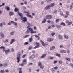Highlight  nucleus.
I'll return each mask as SVG.
<instances>
[{
    "label": "nucleus",
    "mask_w": 73,
    "mask_h": 73,
    "mask_svg": "<svg viewBox=\"0 0 73 73\" xmlns=\"http://www.w3.org/2000/svg\"><path fill=\"white\" fill-rule=\"evenodd\" d=\"M21 54V52H19L17 53V59L18 61H17V62H20V56Z\"/></svg>",
    "instance_id": "nucleus-1"
},
{
    "label": "nucleus",
    "mask_w": 73,
    "mask_h": 73,
    "mask_svg": "<svg viewBox=\"0 0 73 73\" xmlns=\"http://www.w3.org/2000/svg\"><path fill=\"white\" fill-rule=\"evenodd\" d=\"M26 13H27L26 14V16H27L29 17L31 19H32V18H33V17L31 16V15H29L30 14V13H29V12H26Z\"/></svg>",
    "instance_id": "nucleus-2"
},
{
    "label": "nucleus",
    "mask_w": 73,
    "mask_h": 73,
    "mask_svg": "<svg viewBox=\"0 0 73 73\" xmlns=\"http://www.w3.org/2000/svg\"><path fill=\"white\" fill-rule=\"evenodd\" d=\"M52 17V16L49 15H46V18L47 19H48L49 20L50 19H51V18Z\"/></svg>",
    "instance_id": "nucleus-3"
},
{
    "label": "nucleus",
    "mask_w": 73,
    "mask_h": 73,
    "mask_svg": "<svg viewBox=\"0 0 73 73\" xmlns=\"http://www.w3.org/2000/svg\"><path fill=\"white\" fill-rule=\"evenodd\" d=\"M36 44L37 45V46L34 47V49H37V48H38L40 46V44L37 42H36Z\"/></svg>",
    "instance_id": "nucleus-4"
},
{
    "label": "nucleus",
    "mask_w": 73,
    "mask_h": 73,
    "mask_svg": "<svg viewBox=\"0 0 73 73\" xmlns=\"http://www.w3.org/2000/svg\"><path fill=\"white\" fill-rule=\"evenodd\" d=\"M50 9V5H48L44 9H45V10H49V9Z\"/></svg>",
    "instance_id": "nucleus-5"
},
{
    "label": "nucleus",
    "mask_w": 73,
    "mask_h": 73,
    "mask_svg": "<svg viewBox=\"0 0 73 73\" xmlns=\"http://www.w3.org/2000/svg\"><path fill=\"white\" fill-rule=\"evenodd\" d=\"M10 22L11 23H12V24H14V25H15V26H17L16 28H17V23L12 21H11Z\"/></svg>",
    "instance_id": "nucleus-6"
},
{
    "label": "nucleus",
    "mask_w": 73,
    "mask_h": 73,
    "mask_svg": "<svg viewBox=\"0 0 73 73\" xmlns=\"http://www.w3.org/2000/svg\"><path fill=\"white\" fill-rule=\"evenodd\" d=\"M46 54H43L41 56L40 58H45V57H46Z\"/></svg>",
    "instance_id": "nucleus-7"
},
{
    "label": "nucleus",
    "mask_w": 73,
    "mask_h": 73,
    "mask_svg": "<svg viewBox=\"0 0 73 73\" xmlns=\"http://www.w3.org/2000/svg\"><path fill=\"white\" fill-rule=\"evenodd\" d=\"M5 24H6V23L5 22L0 23V27H3V25H5Z\"/></svg>",
    "instance_id": "nucleus-8"
},
{
    "label": "nucleus",
    "mask_w": 73,
    "mask_h": 73,
    "mask_svg": "<svg viewBox=\"0 0 73 73\" xmlns=\"http://www.w3.org/2000/svg\"><path fill=\"white\" fill-rule=\"evenodd\" d=\"M40 41L42 43V45H43V46H45L46 45H48V44H45V43H44V42H43V41H42V40H40Z\"/></svg>",
    "instance_id": "nucleus-9"
},
{
    "label": "nucleus",
    "mask_w": 73,
    "mask_h": 73,
    "mask_svg": "<svg viewBox=\"0 0 73 73\" xmlns=\"http://www.w3.org/2000/svg\"><path fill=\"white\" fill-rule=\"evenodd\" d=\"M27 62V59H24L23 60L22 63L23 64H26Z\"/></svg>",
    "instance_id": "nucleus-10"
},
{
    "label": "nucleus",
    "mask_w": 73,
    "mask_h": 73,
    "mask_svg": "<svg viewBox=\"0 0 73 73\" xmlns=\"http://www.w3.org/2000/svg\"><path fill=\"white\" fill-rule=\"evenodd\" d=\"M22 20L24 22H26L27 21V17H24L22 18Z\"/></svg>",
    "instance_id": "nucleus-11"
},
{
    "label": "nucleus",
    "mask_w": 73,
    "mask_h": 73,
    "mask_svg": "<svg viewBox=\"0 0 73 73\" xmlns=\"http://www.w3.org/2000/svg\"><path fill=\"white\" fill-rule=\"evenodd\" d=\"M64 37L65 38H66V39H67V40L69 38V37L65 34H64Z\"/></svg>",
    "instance_id": "nucleus-12"
},
{
    "label": "nucleus",
    "mask_w": 73,
    "mask_h": 73,
    "mask_svg": "<svg viewBox=\"0 0 73 73\" xmlns=\"http://www.w3.org/2000/svg\"><path fill=\"white\" fill-rule=\"evenodd\" d=\"M58 37L59 39H60V40H62V38H63V37H62V36L60 35H58Z\"/></svg>",
    "instance_id": "nucleus-13"
},
{
    "label": "nucleus",
    "mask_w": 73,
    "mask_h": 73,
    "mask_svg": "<svg viewBox=\"0 0 73 73\" xmlns=\"http://www.w3.org/2000/svg\"><path fill=\"white\" fill-rule=\"evenodd\" d=\"M18 70H19V73H22V68H19L18 69Z\"/></svg>",
    "instance_id": "nucleus-14"
},
{
    "label": "nucleus",
    "mask_w": 73,
    "mask_h": 73,
    "mask_svg": "<svg viewBox=\"0 0 73 73\" xmlns=\"http://www.w3.org/2000/svg\"><path fill=\"white\" fill-rule=\"evenodd\" d=\"M9 15L10 16H12L14 15V13L12 12H10L9 13Z\"/></svg>",
    "instance_id": "nucleus-15"
},
{
    "label": "nucleus",
    "mask_w": 73,
    "mask_h": 73,
    "mask_svg": "<svg viewBox=\"0 0 73 73\" xmlns=\"http://www.w3.org/2000/svg\"><path fill=\"white\" fill-rule=\"evenodd\" d=\"M15 31H13L11 32L10 33V35H15Z\"/></svg>",
    "instance_id": "nucleus-16"
},
{
    "label": "nucleus",
    "mask_w": 73,
    "mask_h": 73,
    "mask_svg": "<svg viewBox=\"0 0 73 73\" xmlns=\"http://www.w3.org/2000/svg\"><path fill=\"white\" fill-rule=\"evenodd\" d=\"M5 8L6 9V10H7V11H9L10 10V9L9 8V7L7 6H6Z\"/></svg>",
    "instance_id": "nucleus-17"
},
{
    "label": "nucleus",
    "mask_w": 73,
    "mask_h": 73,
    "mask_svg": "<svg viewBox=\"0 0 73 73\" xmlns=\"http://www.w3.org/2000/svg\"><path fill=\"white\" fill-rule=\"evenodd\" d=\"M30 58H32V59H33V58H35V55H32L31 56H30Z\"/></svg>",
    "instance_id": "nucleus-18"
},
{
    "label": "nucleus",
    "mask_w": 73,
    "mask_h": 73,
    "mask_svg": "<svg viewBox=\"0 0 73 73\" xmlns=\"http://www.w3.org/2000/svg\"><path fill=\"white\" fill-rule=\"evenodd\" d=\"M55 4L54 3H52L50 5V7H53L54 6Z\"/></svg>",
    "instance_id": "nucleus-19"
},
{
    "label": "nucleus",
    "mask_w": 73,
    "mask_h": 73,
    "mask_svg": "<svg viewBox=\"0 0 73 73\" xmlns=\"http://www.w3.org/2000/svg\"><path fill=\"white\" fill-rule=\"evenodd\" d=\"M27 24L28 25V26L27 27V28H29V27H31L32 26L31 24H30V23H27Z\"/></svg>",
    "instance_id": "nucleus-20"
},
{
    "label": "nucleus",
    "mask_w": 73,
    "mask_h": 73,
    "mask_svg": "<svg viewBox=\"0 0 73 73\" xmlns=\"http://www.w3.org/2000/svg\"><path fill=\"white\" fill-rule=\"evenodd\" d=\"M33 40L32 39V36H31V38L29 39V41L30 42H31Z\"/></svg>",
    "instance_id": "nucleus-21"
},
{
    "label": "nucleus",
    "mask_w": 73,
    "mask_h": 73,
    "mask_svg": "<svg viewBox=\"0 0 73 73\" xmlns=\"http://www.w3.org/2000/svg\"><path fill=\"white\" fill-rule=\"evenodd\" d=\"M43 20L42 22V23H45V22H46V19H45V18H44L43 19Z\"/></svg>",
    "instance_id": "nucleus-22"
},
{
    "label": "nucleus",
    "mask_w": 73,
    "mask_h": 73,
    "mask_svg": "<svg viewBox=\"0 0 73 73\" xmlns=\"http://www.w3.org/2000/svg\"><path fill=\"white\" fill-rule=\"evenodd\" d=\"M56 56H57L58 57H61V55L60 54H58V53H56L55 54Z\"/></svg>",
    "instance_id": "nucleus-23"
},
{
    "label": "nucleus",
    "mask_w": 73,
    "mask_h": 73,
    "mask_svg": "<svg viewBox=\"0 0 73 73\" xmlns=\"http://www.w3.org/2000/svg\"><path fill=\"white\" fill-rule=\"evenodd\" d=\"M28 29L29 31H30L31 32H32V31H33V29H32V28H27Z\"/></svg>",
    "instance_id": "nucleus-24"
},
{
    "label": "nucleus",
    "mask_w": 73,
    "mask_h": 73,
    "mask_svg": "<svg viewBox=\"0 0 73 73\" xmlns=\"http://www.w3.org/2000/svg\"><path fill=\"white\" fill-rule=\"evenodd\" d=\"M56 35V33H55L53 32L52 33H51V36L52 37H54V35Z\"/></svg>",
    "instance_id": "nucleus-25"
},
{
    "label": "nucleus",
    "mask_w": 73,
    "mask_h": 73,
    "mask_svg": "<svg viewBox=\"0 0 73 73\" xmlns=\"http://www.w3.org/2000/svg\"><path fill=\"white\" fill-rule=\"evenodd\" d=\"M51 70L53 73H55V72H56V71H55V69L54 68H52V69Z\"/></svg>",
    "instance_id": "nucleus-26"
},
{
    "label": "nucleus",
    "mask_w": 73,
    "mask_h": 73,
    "mask_svg": "<svg viewBox=\"0 0 73 73\" xmlns=\"http://www.w3.org/2000/svg\"><path fill=\"white\" fill-rule=\"evenodd\" d=\"M60 25H63V26H65L66 25L65 23L63 22L61 23H60Z\"/></svg>",
    "instance_id": "nucleus-27"
},
{
    "label": "nucleus",
    "mask_w": 73,
    "mask_h": 73,
    "mask_svg": "<svg viewBox=\"0 0 73 73\" xmlns=\"http://www.w3.org/2000/svg\"><path fill=\"white\" fill-rule=\"evenodd\" d=\"M9 41L8 39H6L5 41H3L5 43L6 42H8Z\"/></svg>",
    "instance_id": "nucleus-28"
},
{
    "label": "nucleus",
    "mask_w": 73,
    "mask_h": 73,
    "mask_svg": "<svg viewBox=\"0 0 73 73\" xmlns=\"http://www.w3.org/2000/svg\"><path fill=\"white\" fill-rule=\"evenodd\" d=\"M14 11L15 12H18L19 11V9L17 8H15Z\"/></svg>",
    "instance_id": "nucleus-29"
},
{
    "label": "nucleus",
    "mask_w": 73,
    "mask_h": 73,
    "mask_svg": "<svg viewBox=\"0 0 73 73\" xmlns=\"http://www.w3.org/2000/svg\"><path fill=\"white\" fill-rule=\"evenodd\" d=\"M29 32H30L29 30L28 29H27V30L25 32V33H26V34L29 33Z\"/></svg>",
    "instance_id": "nucleus-30"
},
{
    "label": "nucleus",
    "mask_w": 73,
    "mask_h": 73,
    "mask_svg": "<svg viewBox=\"0 0 73 73\" xmlns=\"http://www.w3.org/2000/svg\"><path fill=\"white\" fill-rule=\"evenodd\" d=\"M0 33L1 37H4V34H3V33L1 32Z\"/></svg>",
    "instance_id": "nucleus-31"
},
{
    "label": "nucleus",
    "mask_w": 73,
    "mask_h": 73,
    "mask_svg": "<svg viewBox=\"0 0 73 73\" xmlns=\"http://www.w3.org/2000/svg\"><path fill=\"white\" fill-rule=\"evenodd\" d=\"M10 52V50L8 49L5 51V53H9Z\"/></svg>",
    "instance_id": "nucleus-32"
},
{
    "label": "nucleus",
    "mask_w": 73,
    "mask_h": 73,
    "mask_svg": "<svg viewBox=\"0 0 73 73\" xmlns=\"http://www.w3.org/2000/svg\"><path fill=\"white\" fill-rule=\"evenodd\" d=\"M65 60H67V61H70V59L69 58H65Z\"/></svg>",
    "instance_id": "nucleus-33"
},
{
    "label": "nucleus",
    "mask_w": 73,
    "mask_h": 73,
    "mask_svg": "<svg viewBox=\"0 0 73 73\" xmlns=\"http://www.w3.org/2000/svg\"><path fill=\"white\" fill-rule=\"evenodd\" d=\"M53 58H54V57L52 56H50L48 58V59H50L51 60H53Z\"/></svg>",
    "instance_id": "nucleus-34"
},
{
    "label": "nucleus",
    "mask_w": 73,
    "mask_h": 73,
    "mask_svg": "<svg viewBox=\"0 0 73 73\" xmlns=\"http://www.w3.org/2000/svg\"><path fill=\"white\" fill-rule=\"evenodd\" d=\"M56 27L57 28H60L61 27V25H56Z\"/></svg>",
    "instance_id": "nucleus-35"
},
{
    "label": "nucleus",
    "mask_w": 73,
    "mask_h": 73,
    "mask_svg": "<svg viewBox=\"0 0 73 73\" xmlns=\"http://www.w3.org/2000/svg\"><path fill=\"white\" fill-rule=\"evenodd\" d=\"M60 21V19H56L55 21L56 23H58V22H59V21Z\"/></svg>",
    "instance_id": "nucleus-36"
},
{
    "label": "nucleus",
    "mask_w": 73,
    "mask_h": 73,
    "mask_svg": "<svg viewBox=\"0 0 73 73\" xmlns=\"http://www.w3.org/2000/svg\"><path fill=\"white\" fill-rule=\"evenodd\" d=\"M66 14L67 16H69V12L68 11H66Z\"/></svg>",
    "instance_id": "nucleus-37"
},
{
    "label": "nucleus",
    "mask_w": 73,
    "mask_h": 73,
    "mask_svg": "<svg viewBox=\"0 0 73 73\" xmlns=\"http://www.w3.org/2000/svg\"><path fill=\"white\" fill-rule=\"evenodd\" d=\"M38 66H41L42 65V64L41 63V62H39L38 63Z\"/></svg>",
    "instance_id": "nucleus-38"
},
{
    "label": "nucleus",
    "mask_w": 73,
    "mask_h": 73,
    "mask_svg": "<svg viewBox=\"0 0 73 73\" xmlns=\"http://www.w3.org/2000/svg\"><path fill=\"white\" fill-rule=\"evenodd\" d=\"M32 48V46H30L29 47L28 49L29 50H31Z\"/></svg>",
    "instance_id": "nucleus-39"
},
{
    "label": "nucleus",
    "mask_w": 73,
    "mask_h": 73,
    "mask_svg": "<svg viewBox=\"0 0 73 73\" xmlns=\"http://www.w3.org/2000/svg\"><path fill=\"white\" fill-rule=\"evenodd\" d=\"M29 44L28 42H25L24 43V45H28Z\"/></svg>",
    "instance_id": "nucleus-40"
},
{
    "label": "nucleus",
    "mask_w": 73,
    "mask_h": 73,
    "mask_svg": "<svg viewBox=\"0 0 73 73\" xmlns=\"http://www.w3.org/2000/svg\"><path fill=\"white\" fill-rule=\"evenodd\" d=\"M11 51L12 52H14V49L13 48H12L11 49Z\"/></svg>",
    "instance_id": "nucleus-41"
},
{
    "label": "nucleus",
    "mask_w": 73,
    "mask_h": 73,
    "mask_svg": "<svg viewBox=\"0 0 73 73\" xmlns=\"http://www.w3.org/2000/svg\"><path fill=\"white\" fill-rule=\"evenodd\" d=\"M50 42H52V41H53V40H54V38H50Z\"/></svg>",
    "instance_id": "nucleus-42"
},
{
    "label": "nucleus",
    "mask_w": 73,
    "mask_h": 73,
    "mask_svg": "<svg viewBox=\"0 0 73 73\" xmlns=\"http://www.w3.org/2000/svg\"><path fill=\"white\" fill-rule=\"evenodd\" d=\"M15 39H12L11 40V41L13 42V43L14 42H15Z\"/></svg>",
    "instance_id": "nucleus-43"
},
{
    "label": "nucleus",
    "mask_w": 73,
    "mask_h": 73,
    "mask_svg": "<svg viewBox=\"0 0 73 73\" xmlns=\"http://www.w3.org/2000/svg\"><path fill=\"white\" fill-rule=\"evenodd\" d=\"M29 37V35H27L24 36V38H27V37Z\"/></svg>",
    "instance_id": "nucleus-44"
},
{
    "label": "nucleus",
    "mask_w": 73,
    "mask_h": 73,
    "mask_svg": "<svg viewBox=\"0 0 73 73\" xmlns=\"http://www.w3.org/2000/svg\"><path fill=\"white\" fill-rule=\"evenodd\" d=\"M72 24V22H70L68 24V25H70L71 24Z\"/></svg>",
    "instance_id": "nucleus-45"
},
{
    "label": "nucleus",
    "mask_w": 73,
    "mask_h": 73,
    "mask_svg": "<svg viewBox=\"0 0 73 73\" xmlns=\"http://www.w3.org/2000/svg\"><path fill=\"white\" fill-rule=\"evenodd\" d=\"M7 65H8V64H4L3 65V66L4 67H6Z\"/></svg>",
    "instance_id": "nucleus-46"
},
{
    "label": "nucleus",
    "mask_w": 73,
    "mask_h": 73,
    "mask_svg": "<svg viewBox=\"0 0 73 73\" xmlns=\"http://www.w3.org/2000/svg\"><path fill=\"white\" fill-rule=\"evenodd\" d=\"M5 49V47L3 46H1L0 47V49Z\"/></svg>",
    "instance_id": "nucleus-47"
},
{
    "label": "nucleus",
    "mask_w": 73,
    "mask_h": 73,
    "mask_svg": "<svg viewBox=\"0 0 73 73\" xmlns=\"http://www.w3.org/2000/svg\"><path fill=\"white\" fill-rule=\"evenodd\" d=\"M40 67L41 69H44V66H42V65L41 66H40Z\"/></svg>",
    "instance_id": "nucleus-48"
},
{
    "label": "nucleus",
    "mask_w": 73,
    "mask_h": 73,
    "mask_svg": "<svg viewBox=\"0 0 73 73\" xmlns=\"http://www.w3.org/2000/svg\"><path fill=\"white\" fill-rule=\"evenodd\" d=\"M47 41L48 42H50V38H48L47 39Z\"/></svg>",
    "instance_id": "nucleus-49"
},
{
    "label": "nucleus",
    "mask_w": 73,
    "mask_h": 73,
    "mask_svg": "<svg viewBox=\"0 0 73 73\" xmlns=\"http://www.w3.org/2000/svg\"><path fill=\"white\" fill-rule=\"evenodd\" d=\"M24 64L23 63L21 64H19V65L21 66H24Z\"/></svg>",
    "instance_id": "nucleus-50"
},
{
    "label": "nucleus",
    "mask_w": 73,
    "mask_h": 73,
    "mask_svg": "<svg viewBox=\"0 0 73 73\" xmlns=\"http://www.w3.org/2000/svg\"><path fill=\"white\" fill-rule=\"evenodd\" d=\"M26 56H27V55H26V54H25L23 55L22 56L23 58H24V57H26Z\"/></svg>",
    "instance_id": "nucleus-51"
},
{
    "label": "nucleus",
    "mask_w": 73,
    "mask_h": 73,
    "mask_svg": "<svg viewBox=\"0 0 73 73\" xmlns=\"http://www.w3.org/2000/svg\"><path fill=\"white\" fill-rule=\"evenodd\" d=\"M30 33H31V34H33V33H35L34 31H31Z\"/></svg>",
    "instance_id": "nucleus-52"
},
{
    "label": "nucleus",
    "mask_w": 73,
    "mask_h": 73,
    "mask_svg": "<svg viewBox=\"0 0 73 73\" xmlns=\"http://www.w3.org/2000/svg\"><path fill=\"white\" fill-rule=\"evenodd\" d=\"M59 63L60 64H61L62 63V61L60 60H59Z\"/></svg>",
    "instance_id": "nucleus-53"
},
{
    "label": "nucleus",
    "mask_w": 73,
    "mask_h": 73,
    "mask_svg": "<svg viewBox=\"0 0 73 73\" xmlns=\"http://www.w3.org/2000/svg\"><path fill=\"white\" fill-rule=\"evenodd\" d=\"M23 8L24 10H25V9H26V7L25 6H23Z\"/></svg>",
    "instance_id": "nucleus-54"
},
{
    "label": "nucleus",
    "mask_w": 73,
    "mask_h": 73,
    "mask_svg": "<svg viewBox=\"0 0 73 73\" xmlns=\"http://www.w3.org/2000/svg\"><path fill=\"white\" fill-rule=\"evenodd\" d=\"M31 67L30 68H29V72H32V71L31 70Z\"/></svg>",
    "instance_id": "nucleus-55"
},
{
    "label": "nucleus",
    "mask_w": 73,
    "mask_h": 73,
    "mask_svg": "<svg viewBox=\"0 0 73 73\" xmlns=\"http://www.w3.org/2000/svg\"><path fill=\"white\" fill-rule=\"evenodd\" d=\"M1 72L2 73H4V72H5V71L4 70H1Z\"/></svg>",
    "instance_id": "nucleus-56"
},
{
    "label": "nucleus",
    "mask_w": 73,
    "mask_h": 73,
    "mask_svg": "<svg viewBox=\"0 0 73 73\" xmlns=\"http://www.w3.org/2000/svg\"><path fill=\"white\" fill-rule=\"evenodd\" d=\"M24 4H25L26 5V4H28V3L27 2V1H25L24 2Z\"/></svg>",
    "instance_id": "nucleus-57"
},
{
    "label": "nucleus",
    "mask_w": 73,
    "mask_h": 73,
    "mask_svg": "<svg viewBox=\"0 0 73 73\" xmlns=\"http://www.w3.org/2000/svg\"><path fill=\"white\" fill-rule=\"evenodd\" d=\"M5 48H3V51L5 53Z\"/></svg>",
    "instance_id": "nucleus-58"
},
{
    "label": "nucleus",
    "mask_w": 73,
    "mask_h": 73,
    "mask_svg": "<svg viewBox=\"0 0 73 73\" xmlns=\"http://www.w3.org/2000/svg\"><path fill=\"white\" fill-rule=\"evenodd\" d=\"M73 8V6L71 5L70 6V9H72Z\"/></svg>",
    "instance_id": "nucleus-59"
},
{
    "label": "nucleus",
    "mask_w": 73,
    "mask_h": 73,
    "mask_svg": "<svg viewBox=\"0 0 73 73\" xmlns=\"http://www.w3.org/2000/svg\"><path fill=\"white\" fill-rule=\"evenodd\" d=\"M54 68L55 69H58V67L57 66H56Z\"/></svg>",
    "instance_id": "nucleus-60"
},
{
    "label": "nucleus",
    "mask_w": 73,
    "mask_h": 73,
    "mask_svg": "<svg viewBox=\"0 0 73 73\" xmlns=\"http://www.w3.org/2000/svg\"><path fill=\"white\" fill-rule=\"evenodd\" d=\"M8 25H11V22H9L8 23Z\"/></svg>",
    "instance_id": "nucleus-61"
},
{
    "label": "nucleus",
    "mask_w": 73,
    "mask_h": 73,
    "mask_svg": "<svg viewBox=\"0 0 73 73\" xmlns=\"http://www.w3.org/2000/svg\"><path fill=\"white\" fill-rule=\"evenodd\" d=\"M18 15L19 16H21V13H19V12H18Z\"/></svg>",
    "instance_id": "nucleus-62"
},
{
    "label": "nucleus",
    "mask_w": 73,
    "mask_h": 73,
    "mask_svg": "<svg viewBox=\"0 0 73 73\" xmlns=\"http://www.w3.org/2000/svg\"><path fill=\"white\" fill-rule=\"evenodd\" d=\"M34 29H35L36 30V29H37V27H36V26H34Z\"/></svg>",
    "instance_id": "nucleus-63"
},
{
    "label": "nucleus",
    "mask_w": 73,
    "mask_h": 73,
    "mask_svg": "<svg viewBox=\"0 0 73 73\" xmlns=\"http://www.w3.org/2000/svg\"><path fill=\"white\" fill-rule=\"evenodd\" d=\"M54 13H57V10H55L54 11Z\"/></svg>",
    "instance_id": "nucleus-64"
}]
</instances>
